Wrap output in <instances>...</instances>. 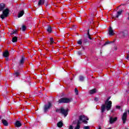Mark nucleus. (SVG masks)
<instances>
[{
  "mask_svg": "<svg viewBox=\"0 0 129 129\" xmlns=\"http://www.w3.org/2000/svg\"><path fill=\"white\" fill-rule=\"evenodd\" d=\"M75 92L77 95H78V90L76 88L75 89Z\"/></svg>",
  "mask_w": 129,
  "mask_h": 129,
  "instance_id": "nucleus-25",
  "label": "nucleus"
},
{
  "mask_svg": "<svg viewBox=\"0 0 129 129\" xmlns=\"http://www.w3.org/2000/svg\"><path fill=\"white\" fill-rule=\"evenodd\" d=\"M88 35H89V39H90V40H92V38L90 37V35H89V32L88 33Z\"/></svg>",
  "mask_w": 129,
  "mask_h": 129,
  "instance_id": "nucleus-32",
  "label": "nucleus"
},
{
  "mask_svg": "<svg viewBox=\"0 0 129 129\" xmlns=\"http://www.w3.org/2000/svg\"><path fill=\"white\" fill-rule=\"evenodd\" d=\"M84 129H90V127L89 126H84Z\"/></svg>",
  "mask_w": 129,
  "mask_h": 129,
  "instance_id": "nucleus-28",
  "label": "nucleus"
},
{
  "mask_svg": "<svg viewBox=\"0 0 129 129\" xmlns=\"http://www.w3.org/2000/svg\"><path fill=\"white\" fill-rule=\"evenodd\" d=\"M51 106H52V104H51V103L49 102L48 103V104H46L44 106V111H45V112H46V111H47L48 110V109H49V108H50V107H51Z\"/></svg>",
  "mask_w": 129,
  "mask_h": 129,
  "instance_id": "nucleus-7",
  "label": "nucleus"
},
{
  "mask_svg": "<svg viewBox=\"0 0 129 129\" xmlns=\"http://www.w3.org/2000/svg\"><path fill=\"white\" fill-rule=\"evenodd\" d=\"M78 54L79 55H82V52H81V51H78Z\"/></svg>",
  "mask_w": 129,
  "mask_h": 129,
  "instance_id": "nucleus-31",
  "label": "nucleus"
},
{
  "mask_svg": "<svg viewBox=\"0 0 129 129\" xmlns=\"http://www.w3.org/2000/svg\"><path fill=\"white\" fill-rule=\"evenodd\" d=\"M96 89H93L90 91V94H94V93H96Z\"/></svg>",
  "mask_w": 129,
  "mask_h": 129,
  "instance_id": "nucleus-13",
  "label": "nucleus"
},
{
  "mask_svg": "<svg viewBox=\"0 0 129 129\" xmlns=\"http://www.w3.org/2000/svg\"><path fill=\"white\" fill-rule=\"evenodd\" d=\"M89 118L88 117L84 116L81 115L79 116V119L78 120L76 126L75 127V129H80V125L81 124V122H84L85 124H87L88 123V121L86 120H89Z\"/></svg>",
  "mask_w": 129,
  "mask_h": 129,
  "instance_id": "nucleus-1",
  "label": "nucleus"
},
{
  "mask_svg": "<svg viewBox=\"0 0 129 129\" xmlns=\"http://www.w3.org/2000/svg\"><path fill=\"white\" fill-rule=\"evenodd\" d=\"M110 42L109 41H107L105 43V44H104V45H107L108 44H110Z\"/></svg>",
  "mask_w": 129,
  "mask_h": 129,
  "instance_id": "nucleus-29",
  "label": "nucleus"
},
{
  "mask_svg": "<svg viewBox=\"0 0 129 129\" xmlns=\"http://www.w3.org/2000/svg\"><path fill=\"white\" fill-rule=\"evenodd\" d=\"M57 126L58 127H62L63 126V122H62L61 121L58 122L57 124Z\"/></svg>",
  "mask_w": 129,
  "mask_h": 129,
  "instance_id": "nucleus-16",
  "label": "nucleus"
},
{
  "mask_svg": "<svg viewBox=\"0 0 129 129\" xmlns=\"http://www.w3.org/2000/svg\"><path fill=\"white\" fill-rule=\"evenodd\" d=\"M69 129H73V126L70 125V126H69Z\"/></svg>",
  "mask_w": 129,
  "mask_h": 129,
  "instance_id": "nucleus-30",
  "label": "nucleus"
},
{
  "mask_svg": "<svg viewBox=\"0 0 129 129\" xmlns=\"http://www.w3.org/2000/svg\"><path fill=\"white\" fill-rule=\"evenodd\" d=\"M14 75H15V76H16V77H18V76H19V75H20V73L19 72H16L14 74Z\"/></svg>",
  "mask_w": 129,
  "mask_h": 129,
  "instance_id": "nucleus-26",
  "label": "nucleus"
},
{
  "mask_svg": "<svg viewBox=\"0 0 129 129\" xmlns=\"http://www.w3.org/2000/svg\"><path fill=\"white\" fill-rule=\"evenodd\" d=\"M116 108H118V109H119V108H120V106H116Z\"/></svg>",
  "mask_w": 129,
  "mask_h": 129,
  "instance_id": "nucleus-35",
  "label": "nucleus"
},
{
  "mask_svg": "<svg viewBox=\"0 0 129 129\" xmlns=\"http://www.w3.org/2000/svg\"><path fill=\"white\" fill-rule=\"evenodd\" d=\"M121 13H122V11L118 12L117 15L116 16V18H118V17L121 15Z\"/></svg>",
  "mask_w": 129,
  "mask_h": 129,
  "instance_id": "nucleus-22",
  "label": "nucleus"
},
{
  "mask_svg": "<svg viewBox=\"0 0 129 129\" xmlns=\"http://www.w3.org/2000/svg\"><path fill=\"white\" fill-rule=\"evenodd\" d=\"M126 117H127V114L126 113V112L123 113L122 116L123 123H125V122L126 121Z\"/></svg>",
  "mask_w": 129,
  "mask_h": 129,
  "instance_id": "nucleus-6",
  "label": "nucleus"
},
{
  "mask_svg": "<svg viewBox=\"0 0 129 129\" xmlns=\"http://www.w3.org/2000/svg\"><path fill=\"white\" fill-rule=\"evenodd\" d=\"M95 101H98V98L95 97Z\"/></svg>",
  "mask_w": 129,
  "mask_h": 129,
  "instance_id": "nucleus-33",
  "label": "nucleus"
},
{
  "mask_svg": "<svg viewBox=\"0 0 129 129\" xmlns=\"http://www.w3.org/2000/svg\"><path fill=\"white\" fill-rule=\"evenodd\" d=\"M24 61H25V57H22L21 59L20 60V64L21 65V64H24Z\"/></svg>",
  "mask_w": 129,
  "mask_h": 129,
  "instance_id": "nucleus-18",
  "label": "nucleus"
},
{
  "mask_svg": "<svg viewBox=\"0 0 129 129\" xmlns=\"http://www.w3.org/2000/svg\"><path fill=\"white\" fill-rule=\"evenodd\" d=\"M109 99H110V98H108L106 101H107V102H109Z\"/></svg>",
  "mask_w": 129,
  "mask_h": 129,
  "instance_id": "nucleus-34",
  "label": "nucleus"
},
{
  "mask_svg": "<svg viewBox=\"0 0 129 129\" xmlns=\"http://www.w3.org/2000/svg\"><path fill=\"white\" fill-rule=\"evenodd\" d=\"M5 7H6V5L5 4H0V12H2V11H4Z\"/></svg>",
  "mask_w": 129,
  "mask_h": 129,
  "instance_id": "nucleus-11",
  "label": "nucleus"
},
{
  "mask_svg": "<svg viewBox=\"0 0 129 129\" xmlns=\"http://www.w3.org/2000/svg\"><path fill=\"white\" fill-rule=\"evenodd\" d=\"M49 40H50V43H49V45H52V44H54V43H55V42H54V39H53V38L50 37V38H49Z\"/></svg>",
  "mask_w": 129,
  "mask_h": 129,
  "instance_id": "nucleus-20",
  "label": "nucleus"
},
{
  "mask_svg": "<svg viewBox=\"0 0 129 129\" xmlns=\"http://www.w3.org/2000/svg\"><path fill=\"white\" fill-rule=\"evenodd\" d=\"M26 26H25V25H23L22 26V27L21 28V29L22 30V31H26Z\"/></svg>",
  "mask_w": 129,
  "mask_h": 129,
  "instance_id": "nucleus-24",
  "label": "nucleus"
},
{
  "mask_svg": "<svg viewBox=\"0 0 129 129\" xmlns=\"http://www.w3.org/2000/svg\"><path fill=\"white\" fill-rule=\"evenodd\" d=\"M12 34H17V31H14Z\"/></svg>",
  "mask_w": 129,
  "mask_h": 129,
  "instance_id": "nucleus-36",
  "label": "nucleus"
},
{
  "mask_svg": "<svg viewBox=\"0 0 129 129\" xmlns=\"http://www.w3.org/2000/svg\"><path fill=\"white\" fill-rule=\"evenodd\" d=\"M108 34L109 36H113V35H114V32H113V30H112V28H111V27H110L109 28Z\"/></svg>",
  "mask_w": 129,
  "mask_h": 129,
  "instance_id": "nucleus-9",
  "label": "nucleus"
},
{
  "mask_svg": "<svg viewBox=\"0 0 129 129\" xmlns=\"http://www.w3.org/2000/svg\"><path fill=\"white\" fill-rule=\"evenodd\" d=\"M72 101V98H61L58 100L59 103H69Z\"/></svg>",
  "mask_w": 129,
  "mask_h": 129,
  "instance_id": "nucleus-4",
  "label": "nucleus"
},
{
  "mask_svg": "<svg viewBox=\"0 0 129 129\" xmlns=\"http://www.w3.org/2000/svg\"><path fill=\"white\" fill-rule=\"evenodd\" d=\"M79 80L80 81H83L84 80V78L82 76H80L79 77Z\"/></svg>",
  "mask_w": 129,
  "mask_h": 129,
  "instance_id": "nucleus-23",
  "label": "nucleus"
},
{
  "mask_svg": "<svg viewBox=\"0 0 129 129\" xmlns=\"http://www.w3.org/2000/svg\"><path fill=\"white\" fill-rule=\"evenodd\" d=\"M18 41V37L17 36H15L12 38V42L13 43H15V42H17Z\"/></svg>",
  "mask_w": 129,
  "mask_h": 129,
  "instance_id": "nucleus-19",
  "label": "nucleus"
},
{
  "mask_svg": "<svg viewBox=\"0 0 129 129\" xmlns=\"http://www.w3.org/2000/svg\"><path fill=\"white\" fill-rule=\"evenodd\" d=\"M112 104V102H111V101H109V102L105 101V104H103L101 106V112H104L105 109L107 111H108V110H110V109L111 108Z\"/></svg>",
  "mask_w": 129,
  "mask_h": 129,
  "instance_id": "nucleus-2",
  "label": "nucleus"
},
{
  "mask_svg": "<svg viewBox=\"0 0 129 129\" xmlns=\"http://www.w3.org/2000/svg\"><path fill=\"white\" fill-rule=\"evenodd\" d=\"M77 43L79 45H81L82 44V41H81V40H80L78 41Z\"/></svg>",
  "mask_w": 129,
  "mask_h": 129,
  "instance_id": "nucleus-27",
  "label": "nucleus"
},
{
  "mask_svg": "<svg viewBox=\"0 0 129 129\" xmlns=\"http://www.w3.org/2000/svg\"><path fill=\"white\" fill-rule=\"evenodd\" d=\"M47 32L48 33H51L52 32V27L51 26H48L47 28Z\"/></svg>",
  "mask_w": 129,
  "mask_h": 129,
  "instance_id": "nucleus-21",
  "label": "nucleus"
},
{
  "mask_svg": "<svg viewBox=\"0 0 129 129\" xmlns=\"http://www.w3.org/2000/svg\"><path fill=\"white\" fill-rule=\"evenodd\" d=\"M128 20H129V13L128 14V18H127Z\"/></svg>",
  "mask_w": 129,
  "mask_h": 129,
  "instance_id": "nucleus-37",
  "label": "nucleus"
},
{
  "mask_svg": "<svg viewBox=\"0 0 129 129\" xmlns=\"http://www.w3.org/2000/svg\"><path fill=\"white\" fill-rule=\"evenodd\" d=\"M2 122L5 126H8L9 123H8V121L6 120H2Z\"/></svg>",
  "mask_w": 129,
  "mask_h": 129,
  "instance_id": "nucleus-15",
  "label": "nucleus"
},
{
  "mask_svg": "<svg viewBox=\"0 0 129 129\" xmlns=\"http://www.w3.org/2000/svg\"><path fill=\"white\" fill-rule=\"evenodd\" d=\"M56 112H59V113H61L64 115V116H67V114H68V109L66 110L64 109V108H61L60 109H56Z\"/></svg>",
  "mask_w": 129,
  "mask_h": 129,
  "instance_id": "nucleus-3",
  "label": "nucleus"
},
{
  "mask_svg": "<svg viewBox=\"0 0 129 129\" xmlns=\"http://www.w3.org/2000/svg\"><path fill=\"white\" fill-rule=\"evenodd\" d=\"M45 3L44 0H39L38 2V6H41V5H43Z\"/></svg>",
  "mask_w": 129,
  "mask_h": 129,
  "instance_id": "nucleus-17",
  "label": "nucleus"
},
{
  "mask_svg": "<svg viewBox=\"0 0 129 129\" xmlns=\"http://www.w3.org/2000/svg\"><path fill=\"white\" fill-rule=\"evenodd\" d=\"M98 129H101V127L100 126H99Z\"/></svg>",
  "mask_w": 129,
  "mask_h": 129,
  "instance_id": "nucleus-38",
  "label": "nucleus"
},
{
  "mask_svg": "<svg viewBox=\"0 0 129 129\" xmlns=\"http://www.w3.org/2000/svg\"><path fill=\"white\" fill-rule=\"evenodd\" d=\"M15 126L17 127H19V126H22V123L20 121H17L15 123Z\"/></svg>",
  "mask_w": 129,
  "mask_h": 129,
  "instance_id": "nucleus-10",
  "label": "nucleus"
},
{
  "mask_svg": "<svg viewBox=\"0 0 129 129\" xmlns=\"http://www.w3.org/2000/svg\"><path fill=\"white\" fill-rule=\"evenodd\" d=\"M3 14L1 16V18L2 19H5V18H7L9 15V9H6L3 11Z\"/></svg>",
  "mask_w": 129,
  "mask_h": 129,
  "instance_id": "nucleus-5",
  "label": "nucleus"
},
{
  "mask_svg": "<svg viewBox=\"0 0 129 129\" xmlns=\"http://www.w3.org/2000/svg\"><path fill=\"white\" fill-rule=\"evenodd\" d=\"M117 120V117H115L114 118L110 117L109 119V122L110 123H113L115 121H116Z\"/></svg>",
  "mask_w": 129,
  "mask_h": 129,
  "instance_id": "nucleus-8",
  "label": "nucleus"
},
{
  "mask_svg": "<svg viewBox=\"0 0 129 129\" xmlns=\"http://www.w3.org/2000/svg\"><path fill=\"white\" fill-rule=\"evenodd\" d=\"M9 51H8V50L5 51L4 53H3V56L4 57H9Z\"/></svg>",
  "mask_w": 129,
  "mask_h": 129,
  "instance_id": "nucleus-14",
  "label": "nucleus"
},
{
  "mask_svg": "<svg viewBox=\"0 0 129 129\" xmlns=\"http://www.w3.org/2000/svg\"><path fill=\"white\" fill-rule=\"evenodd\" d=\"M24 11H20L18 14V18H21V17H23L24 16Z\"/></svg>",
  "mask_w": 129,
  "mask_h": 129,
  "instance_id": "nucleus-12",
  "label": "nucleus"
}]
</instances>
